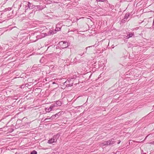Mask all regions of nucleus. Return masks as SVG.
<instances>
[{"label": "nucleus", "instance_id": "f257e3e1", "mask_svg": "<svg viewBox=\"0 0 154 154\" xmlns=\"http://www.w3.org/2000/svg\"><path fill=\"white\" fill-rule=\"evenodd\" d=\"M59 44L63 49L67 48L69 46L68 43L66 41L60 42L59 43Z\"/></svg>", "mask_w": 154, "mask_h": 154}, {"label": "nucleus", "instance_id": "f03ea898", "mask_svg": "<svg viewBox=\"0 0 154 154\" xmlns=\"http://www.w3.org/2000/svg\"><path fill=\"white\" fill-rule=\"evenodd\" d=\"M24 3L25 4H26L28 5V8H29V9H32L34 8H36L35 5H33L32 4L28 2L24 1Z\"/></svg>", "mask_w": 154, "mask_h": 154}, {"label": "nucleus", "instance_id": "7ed1b4c3", "mask_svg": "<svg viewBox=\"0 0 154 154\" xmlns=\"http://www.w3.org/2000/svg\"><path fill=\"white\" fill-rule=\"evenodd\" d=\"M23 5V6L25 8V11L27 10H28L29 8H28V5L26 4H25L24 3V1H23V2L22 3H21L19 6V7L18 8V9H20V8L21 7L22 5Z\"/></svg>", "mask_w": 154, "mask_h": 154}, {"label": "nucleus", "instance_id": "20e7f679", "mask_svg": "<svg viewBox=\"0 0 154 154\" xmlns=\"http://www.w3.org/2000/svg\"><path fill=\"white\" fill-rule=\"evenodd\" d=\"M35 6L36 8H36V10L38 11L42 10L46 7V6L45 5H44L43 6L40 5H35Z\"/></svg>", "mask_w": 154, "mask_h": 154}, {"label": "nucleus", "instance_id": "39448f33", "mask_svg": "<svg viewBox=\"0 0 154 154\" xmlns=\"http://www.w3.org/2000/svg\"><path fill=\"white\" fill-rule=\"evenodd\" d=\"M116 139H114V138H112L110 139L109 140H108V143L109 146L112 145L116 143V141L115 140Z\"/></svg>", "mask_w": 154, "mask_h": 154}, {"label": "nucleus", "instance_id": "423d86ee", "mask_svg": "<svg viewBox=\"0 0 154 154\" xmlns=\"http://www.w3.org/2000/svg\"><path fill=\"white\" fill-rule=\"evenodd\" d=\"M62 102L60 100H58L54 104H52L54 107L56 106H60L62 104Z\"/></svg>", "mask_w": 154, "mask_h": 154}, {"label": "nucleus", "instance_id": "0eeeda50", "mask_svg": "<svg viewBox=\"0 0 154 154\" xmlns=\"http://www.w3.org/2000/svg\"><path fill=\"white\" fill-rule=\"evenodd\" d=\"M56 33L54 32V30H50L48 32V33H45V36H46L48 35H53Z\"/></svg>", "mask_w": 154, "mask_h": 154}, {"label": "nucleus", "instance_id": "6e6552de", "mask_svg": "<svg viewBox=\"0 0 154 154\" xmlns=\"http://www.w3.org/2000/svg\"><path fill=\"white\" fill-rule=\"evenodd\" d=\"M54 107V106H53V104H52L49 107L45 108V110L46 112H49L51 111Z\"/></svg>", "mask_w": 154, "mask_h": 154}, {"label": "nucleus", "instance_id": "1a4fd4ad", "mask_svg": "<svg viewBox=\"0 0 154 154\" xmlns=\"http://www.w3.org/2000/svg\"><path fill=\"white\" fill-rule=\"evenodd\" d=\"M100 145L101 146H109L108 141H104L101 143L100 144Z\"/></svg>", "mask_w": 154, "mask_h": 154}, {"label": "nucleus", "instance_id": "9d476101", "mask_svg": "<svg viewBox=\"0 0 154 154\" xmlns=\"http://www.w3.org/2000/svg\"><path fill=\"white\" fill-rule=\"evenodd\" d=\"M60 135V133H58L56 135H54L53 136V138H54L55 139V141H57V139L59 138V137Z\"/></svg>", "mask_w": 154, "mask_h": 154}, {"label": "nucleus", "instance_id": "9b49d317", "mask_svg": "<svg viewBox=\"0 0 154 154\" xmlns=\"http://www.w3.org/2000/svg\"><path fill=\"white\" fill-rule=\"evenodd\" d=\"M59 25L57 24L56 25V29L55 30H54V32L55 33H57V31H60L61 30V26L59 27L58 26Z\"/></svg>", "mask_w": 154, "mask_h": 154}, {"label": "nucleus", "instance_id": "f8f14e48", "mask_svg": "<svg viewBox=\"0 0 154 154\" xmlns=\"http://www.w3.org/2000/svg\"><path fill=\"white\" fill-rule=\"evenodd\" d=\"M75 77H74L73 78H69L67 81V82H71L74 81L76 79V76H75Z\"/></svg>", "mask_w": 154, "mask_h": 154}, {"label": "nucleus", "instance_id": "ddd939ff", "mask_svg": "<svg viewBox=\"0 0 154 154\" xmlns=\"http://www.w3.org/2000/svg\"><path fill=\"white\" fill-rule=\"evenodd\" d=\"M45 36V33H42L40 35H37L36 37L38 39H40L44 37Z\"/></svg>", "mask_w": 154, "mask_h": 154}, {"label": "nucleus", "instance_id": "4468645a", "mask_svg": "<svg viewBox=\"0 0 154 154\" xmlns=\"http://www.w3.org/2000/svg\"><path fill=\"white\" fill-rule=\"evenodd\" d=\"M56 141L55 140V139L54 138H52L50 140H48V143H54L55 142H56Z\"/></svg>", "mask_w": 154, "mask_h": 154}, {"label": "nucleus", "instance_id": "2eb2a0df", "mask_svg": "<svg viewBox=\"0 0 154 154\" xmlns=\"http://www.w3.org/2000/svg\"><path fill=\"white\" fill-rule=\"evenodd\" d=\"M63 111H60L57 113H56L55 115H56V117L58 116L59 117V116H60L61 115H62L63 114Z\"/></svg>", "mask_w": 154, "mask_h": 154}, {"label": "nucleus", "instance_id": "dca6fc26", "mask_svg": "<svg viewBox=\"0 0 154 154\" xmlns=\"http://www.w3.org/2000/svg\"><path fill=\"white\" fill-rule=\"evenodd\" d=\"M133 35H134V33L131 32L129 33L128 35H127V38H130L132 37Z\"/></svg>", "mask_w": 154, "mask_h": 154}, {"label": "nucleus", "instance_id": "f3484780", "mask_svg": "<svg viewBox=\"0 0 154 154\" xmlns=\"http://www.w3.org/2000/svg\"><path fill=\"white\" fill-rule=\"evenodd\" d=\"M129 15H130L129 14H126L124 16V19H127V18H128V17L129 16Z\"/></svg>", "mask_w": 154, "mask_h": 154}, {"label": "nucleus", "instance_id": "a211bd4d", "mask_svg": "<svg viewBox=\"0 0 154 154\" xmlns=\"http://www.w3.org/2000/svg\"><path fill=\"white\" fill-rule=\"evenodd\" d=\"M30 154H37V152L36 151L34 150L31 152Z\"/></svg>", "mask_w": 154, "mask_h": 154}, {"label": "nucleus", "instance_id": "6ab92c4d", "mask_svg": "<svg viewBox=\"0 0 154 154\" xmlns=\"http://www.w3.org/2000/svg\"><path fill=\"white\" fill-rule=\"evenodd\" d=\"M56 115H53L51 117V119L53 120L56 117Z\"/></svg>", "mask_w": 154, "mask_h": 154}, {"label": "nucleus", "instance_id": "aec40b11", "mask_svg": "<svg viewBox=\"0 0 154 154\" xmlns=\"http://www.w3.org/2000/svg\"><path fill=\"white\" fill-rule=\"evenodd\" d=\"M50 68H51L53 70L55 69L54 66L52 65L50 66Z\"/></svg>", "mask_w": 154, "mask_h": 154}, {"label": "nucleus", "instance_id": "412c9836", "mask_svg": "<svg viewBox=\"0 0 154 154\" xmlns=\"http://www.w3.org/2000/svg\"><path fill=\"white\" fill-rule=\"evenodd\" d=\"M67 83H68L67 82V81H66L64 83L63 85V86H64V87L65 86V88L67 87Z\"/></svg>", "mask_w": 154, "mask_h": 154}, {"label": "nucleus", "instance_id": "4be33fe9", "mask_svg": "<svg viewBox=\"0 0 154 154\" xmlns=\"http://www.w3.org/2000/svg\"><path fill=\"white\" fill-rule=\"evenodd\" d=\"M94 45H92V46H88V47H86V48H85V49L86 50V51H85V53H86V52H87V49H88V48H91V47H94Z\"/></svg>", "mask_w": 154, "mask_h": 154}, {"label": "nucleus", "instance_id": "5701e85b", "mask_svg": "<svg viewBox=\"0 0 154 154\" xmlns=\"http://www.w3.org/2000/svg\"><path fill=\"white\" fill-rule=\"evenodd\" d=\"M72 86V84H70L69 83H67V88H68L69 87H71Z\"/></svg>", "mask_w": 154, "mask_h": 154}, {"label": "nucleus", "instance_id": "b1692460", "mask_svg": "<svg viewBox=\"0 0 154 154\" xmlns=\"http://www.w3.org/2000/svg\"><path fill=\"white\" fill-rule=\"evenodd\" d=\"M49 119H51V117H49V116H48L47 117V118L44 120V121H45Z\"/></svg>", "mask_w": 154, "mask_h": 154}, {"label": "nucleus", "instance_id": "393cba45", "mask_svg": "<svg viewBox=\"0 0 154 154\" xmlns=\"http://www.w3.org/2000/svg\"><path fill=\"white\" fill-rule=\"evenodd\" d=\"M126 19H124V18L121 20V22L122 23L125 22L126 21Z\"/></svg>", "mask_w": 154, "mask_h": 154}, {"label": "nucleus", "instance_id": "a878e982", "mask_svg": "<svg viewBox=\"0 0 154 154\" xmlns=\"http://www.w3.org/2000/svg\"><path fill=\"white\" fill-rule=\"evenodd\" d=\"M105 1V0H97V1L98 2H103Z\"/></svg>", "mask_w": 154, "mask_h": 154}, {"label": "nucleus", "instance_id": "bb28decb", "mask_svg": "<svg viewBox=\"0 0 154 154\" xmlns=\"http://www.w3.org/2000/svg\"><path fill=\"white\" fill-rule=\"evenodd\" d=\"M149 143H150V144H153V145H154V141H152V142H150Z\"/></svg>", "mask_w": 154, "mask_h": 154}, {"label": "nucleus", "instance_id": "cd10ccee", "mask_svg": "<svg viewBox=\"0 0 154 154\" xmlns=\"http://www.w3.org/2000/svg\"><path fill=\"white\" fill-rule=\"evenodd\" d=\"M39 2L40 4H43V2L41 0H40Z\"/></svg>", "mask_w": 154, "mask_h": 154}, {"label": "nucleus", "instance_id": "c85d7f7f", "mask_svg": "<svg viewBox=\"0 0 154 154\" xmlns=\"http://www.w3.org/2000/svg\"><path fill=\"white\" fill-rule=\"evenodd\" d=\"M68 83H69L70 84H72V85L73 83V81L71 82H67Z\"/></svg>", "mask_w": 154, "mask_h": 154}, {"label": "nucleus", "instance_id": "c756f323", "mask_svg": "<svg viewBox=\"0 0 154 154\" xmlns=\"http://www.w3.org/2000/svg\"><path fill=\"white\" fill-rule=\"evenodd\" d=\"M84 53H85L84 51H83V52H82H82L80 53V54L79 55H81V56H82V55H81V54H84Z\"/></svg>", "mask_w": 154, "mask_h": 154}, {"label": "nucleus", "instance_id": "7c9ffc66", "mask_svg": "<svg viewBox=\"0 0 154 154\" xmlns=\"http://www.w3.org/2000/svg\"><path fill=\"white\" fill-rule=\"evenodd\" d=\"M120 142H121V141L119 140V142L118 143V144H119L120 143Z\"/></svg>", "mask_w": 154, "mask_h": 154}, {"label": "nucleus", "instance_id": "2f4dec72", "mask_svg": "<svg viewBox=\"0 0 154 154\" xmlns=\"http://www.w3.org/2000/svg\"><path fill=\"white\" fill-rule=\"evenodd\" d=\"M75 60H76V57H75V59L74 60V61L73 62L75 61Z\"/></svg>", "mask_w": 154, "mask_h": 154}, {"label": "nucleus", "instance_id": "473e14b6", "mask_svg": "<svg viewBox=\"0 0 154 154\" xmlns=\"http://www.w3.org/2000/svg\"><path fill=\"white\" fill-rule=\"evenodd\" d=\"M143 150H142V151H141V153H143Z\"/></svg>", "mask_w": 154, "mask_h": 154}, {"label": "nucleus", "instance_id": "72a5a7b5", "mask_svg": "<svg viewBox=\"0 0 154 154\" xmlns=\"http://www.w3.org/2000/svg\"><path fill=\"white\" fill-rule=\"evenodd\" d=\"M153 25H154V19L153 21Z\"/></svg>", "mask_w": 154, "mask_h": 154}, {"label": "nucleus", "instance_id": "f704fd0d", "mask_svg": "<svg viewBox=\"0 0 154 154\" xmlns=\"http://www.w3.org/2000/svg\"><path fill=\"white\" fill-rule=\"evenodd\" d=\"M8 9V8L5 9V10L6 11H7Z\"/></svg>", "mask_w": 154, "mask_h": 154}, {"label": "nucleus", "instance_id": "c9c22d12", "mask_svg": "<svg viewBox=\"0 0 154 154\" xmlns=\"http://www.w3.org/2000/svg\"><path fill=\"white\" fill-rule=\"evenodd\" d=\"M53 84H55V82H53Z\"/></svg>", "mask_w": 154, "mask_h": 154}, {"label": "nucleus", "instance_id": "e433bc0d", "mask_svg": "<svg viewBox=\"0 0 154 154\" xmlns=\"http://www.w3.org/2000/svg\"><path fill=\"white\" fill-rule=\"evenodd\" d=\"M18 121H20V120H17V122H18Z\"/></svg>", "mask_w": 154, "mask_h": 154}, {"label": "nucleus", "instance_id": "4c0bfd02", "mask_svg": "<svg viewBox=\"0 0 154 154\" xmlns=\"http://www.w3.org/2000/svg\"><path fill=\"white\" fill-rule=\"evenodd\" d=\"M143 154H146V153H143Z\"/></svg>", "mask_w": 154, "mask_h": 154}, {"label": "nucleus", "instance_id": "58836bf2", "mask_svg": "<svg viewBox=\"0 0 154 154\" xmlns=\"http://www.w3.org/2000/svg\"><path fill=\"white\" fill-rule=\"evenodd\" d=\"M24 118V117L23 119H22V120Z\"/></svg>", "mask_w": 154, "mask_h": 154}, {"label": "nucleus", "instance_id": "ea45409f", "mask_svg": "<svg viewBox=\"0 0 154 154\" xmlns=\"http://www.w3.org/2000/svg\"><path fill=\"white\" fill-rule=\"evenodd\" d=\"M75 63H76V62H75Z\"/></svg>", "mask_w": 154, "mask_h": 154}, {"label": "nucleus", "instance_id": "a19ab883", "mask_svg": "<svg viewBox=\"0 0 154 154\" xmlns=\"http://www.w3.org/2000/svg\"><path fill=\"white\" fill-rule=\"evenodd\" d=\"M41 60H40V62H41Z\"/></svg>", "mask_w": 154, "mask_h": 154}]
</instances>
